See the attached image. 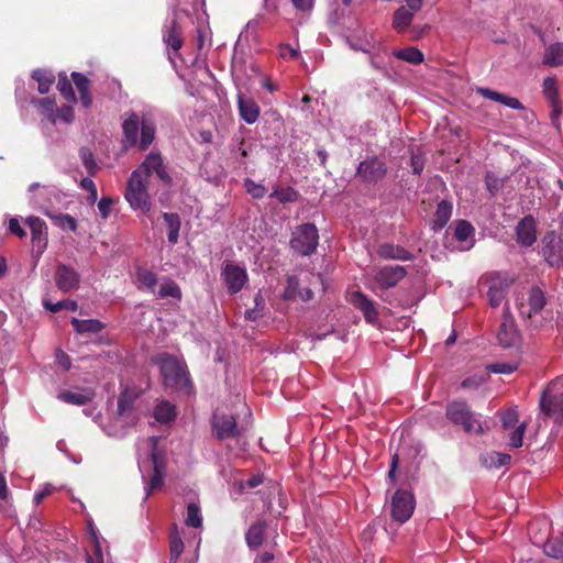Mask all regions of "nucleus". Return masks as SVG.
Returning a JSON list of instances; mask_svg holds the SVG:
<instances>
[{"label":"nucleus","instance_id":"1","mask_svg":"<svg viewBox=\"0 0 563 563\" xmlns=\"http://www.w3.org/2000/svg\"><path fill=\"white\" fill-rule=\"evenodd\" d=\"M122 130L130 146L137 145L140 150L145 151L155 139L156 125L152 113L130 112L123 120Z\"/></svg>","mask_w":563,"mask_h":563},{"label":"nucleus","instance_id":"2","mask_svg":"<svg viewBox=\"0 0 563 563\" xmlns=\"http://www.w3.org/2000/svg\"><path fill=\"white\" fill-rule=\"evenodd\" d=\"M349 46L354 51H360L368 55L371 65L376 69H383L384 59L382 54L385 53L383 43L375 38L372 32L360 30L350 35L347 38Z\"/></svg>","mask_w":563,"mask_h":563},{"label":"nucleus","instance_id":"3","mask_svg":"<svg viewBox=\"0 0 563 563\" xmlns=\"http://www.w3.org/2000/svg\"><path fill=\"white\" fill-rule=\"evenodd\" d=\"M124 197L134 211L142 214L150 213L152 202L147 192L146 179L140 177L139 172L131 174Z\"/></svg>","mask_w":563,"mask_h":563},{"label":"nucleus","instance_id":"4","mask_svg":"<svg viewBox=\"0 0 563 563\" xmlns=\"http://www.w3.org/2000/svg\"><path fill=\"white\" fill-rule=\"evenodd\" d=\"M157 363L159 364L165 385L176 388L190 387L188 371L176 357L163 354L158 356Z\"/></svg>","mask_w":563,"mask_h":563},{"label":"nucleus","instance_id":"5","mask_svg":"<svg viewBox=\"0 0 563 563\" xmlns=\"http://www.w3.org/2000/svg\"><path fill=\"white\" fill-rule=\"evenodd\" d=\"M318 244L319 231L313 223L300 224L291 233L290 246L300 255H311L317 250Z\"/></svg>","mask_w":563,"mask_h":563},{"label":"nucleus","instance_id":"6","mask_svg":"<svg viewBox=\"0 0 563 563\" xmlns=\"http://www.w3.org/2000/svg\"><path fill=\"white\" fill-rule=\"evenodd\" d=\"M539 254L553 268L563 267V234L547 232L539 242Z\"/></svg>","mask_w":563,"mask_h":563},{"label":"nucleus","instance_id":"7","mask_svg":"<svg viewBox=\"0 0 563 563\" xmlns=\"http://www.w3.org/2000/svg\"><path fill=\"white\" fill-rule=\"evenodd\" d=\"M448 419L466 432H481L482 423L465 401H452L446 407Z\"/></svg>","mask_w":563,"mask_h":563},{"label":"nucleus","instance_id":"8","mask_svg":"<svg viewBox=\"0 0 563 563\" xmlns=\"http://www.w3.org/2000/svg\"><path fill=\"white\" fill-rule=\"evenodd\" d=\"M137 398L139 391L131 388H125L119 396L117 419L128 427H133L139 421L140 417L134 407Z\"/></svg>","mask_w":563,"mask_h":563},{"label":"nucleus","instance_id":"9","mask_svg":"<svg viewBox=\"0 0 563 563\" xmlns=\"http://www.w3.org/2000/svg\"><path fill=\"white\" fill-rule=\"evenodd\" d=\"M413 495L407 490H397L391 498V516L399 523L410 519L415 510Z\"/></svg>","mask_w":563,"mask_h":563},{"label":"nucleus","instance_id":"10","mask_svg":"<svg viewBox=\"0 0 563 563\" xmlns=\"http://www.w3.org/2000/svg\"><path fill=\"white\" fill-rule=\"evenodd\" d=\"M134 172H139V176L144 179L155 174L166 185L172 180L158 153H150Z\"/></svg>","mask_w":563,"mask_h":563},{"label":"nucleus","instance_id":"11","mask_svg":"<svg viewBox=\"0 0 563 563\" xmlns=\"http://www.w3.org/2000/svg\"><path fill=\"white\" fill-rule=\"evenodd\" d=\"M497 338L504 347L515 346L520 340L519 331L508 306L505 307Z\"/></svg>","mask_w":563,"mask_h":563},{"label":"nucleus","instance_id":"12","mask_svg":"<svg viewBox=\"0 0 563 563\" xmlns=\"http://www.w3.org/2000/svg\"><path fill=\"white\" fill-rule=\"evenodd\" d=\"M222 277L230 294L241 291L249 279L246 269L235 264H227Z\"/></svg>","mask_w":563,"mask_h":563},{"label":"nucleus","instance_id":"13","mask_svg":"<svg viewBox=\"0 0 563 563\" xmlns=\"http://www.w3.org/2000/svg\"><path fill=\"white\" fill-rule=\"evenodd\" d=\"M514 278L508 274L497 273L490 280L488 289V298L490 306L496 308L501 305L505 299L506 289L512 284Z\"/></svg>","mask_w":563,"mask_h":563},{"label":"nucleus","instance_id":"14","mask_svg":"<svg viewBox=\"0 0 563 563\" xmlns=\"http://www.w3.org/2000/svg\"><path fill=\"white\" fill-rule=\"evenodd\" d=\"M386 165L377 157L363 161L357 167V174L367 183H377L386 175Z\"/></svg>","mask_w":563,"mask_h":563},{"label":"nucleus","instance_id":"15","mask_svg":"<svg viewBox=\"0 0 563 563\" xmlns=\"http://www.w3.org/2000/svg\"><path fill=\"white\" fill-rule=\"evenodd\" d=\"M405 276L406 269L402 266H385L375 273L374 280L379 288L388 289L396 286Z\"/></svg>","mask_w":563,"mask_h":563},{"label":"nucleus","instance_id":"16","mask_svg":"<svg viewBox=\"0 0 563 563\" xmlns=\"http://www.w3.org/2000/svg\"><path fill=\"white\" fill-rule=\"evenodd\" d=\"M212 427L218 439L223 440L238 434L236 421L232 415L214 412Z\"/></svg>","mask_w":563,"mask_h":563},{"label":"nucleus","instance_id":"17","mask_svg":"<svg viewBox=\"0 0 563 563\" xmlns=\"http://www.w3.org/2000/svg\"><path fill=\"white\" fill-rule=\"evenodd\" d=\"M146 443L148 444V446L151 449L150 455H151L152 462L154 464V472H153V475H152L150 482L145 483V493H146L145 499L148 498V496L153 492L159 489L163 486V479H164V474L158 467L157 456H156V452H155L157 443H158V438L150 437L146 440Z\"/></svg>","mask_w":563,"mask_h":563},{"label":"nucleus","instance_id":"18","mask_svg":"<svg viewBox=\"0 0 563 563\" xmlns=\"http://www.w3.org/2000/svg\"><path fill=\"white\" fill-rule=\"evenodd\" d=\"M517 242L523 246L529 247L537 241V224L532 216L522 218L516 227Z\"/></svg>","mask_w":563,"mask_h":563},{"label":"nucleus","instance_id":"19","mask_svg":"<svg viewBox=\"0 0 563 563\" xmlns=\"http://www.w3.org/2000/svg\"><path fill=\"white\" fill-rule=\"evenodd\" d=\"M55 280L57 287L64 291L68 292L74 289H77L80 282L79 274L71 267L60 264L57 267L56 274H55Z\"/></svg>","mask_w":563,"mask_h":563},{"label":"nucleus","instance_id":"20","mask_svg":"<svg viewBox=\"0 0 563 563\" xmlns=\"http://www.w3.org/2000/svg\"><path fill=\"white\" fill-rule=\"evenodd\" d=\"M541 411L555 419H563V394L551 395L544 391L540 398Z\"/></svg>","mask_w":563,"mask_h":563},{"label":"nucleus","instance_id":"21","mask_svg":"<svg viewBox=\"0 0 563 563\" xmlns=\"http://www.w3.org/2000/svg\"><path fill=\"white\" fill-rule=\"evenodd\" d=\"M32 234V243L38 251H43L47 245V227L38 217H29L25 220Z\"/></svg>","mask_w":563,"mask_h":563},{"label":"nucleus","instance_id":"22","mask_svg":"<svg viewBox=\"0 0 563 563\" xmlns=\"http://www.w3.org/2000/svg\"><path fill=\"white\" fill-rule=\"evenodd\" d=\"M352 303L362 311L366 322L375 324L378 321V311L375 303L364 294L355 291L351 298Z\"/></svg>","mask_w":563,"mask_h":563},{"label":"nucleus","instance_id":"23","mask_svg":"<svg viewBox=\"0 0 563 563\" xmlns=\"http://www.w3.org/2000/svg\"><path fill=\"white\" fill-rule=\"evenodd\" d=\"M238 107L240 117L247 124H253L257 121L261 109L254 99L246 97L242 93L238 95Z\"/></svg>","mask_w":563,"mask_h":563},{"label":"nucleus","instance_id":"24","mask_svg":"<svg viewBox=\"0 0 563 563\" xmlns=\"http://www.w3.org/2000/svg\"><path fill=\"white\" fill-rule=\"evenodd\" d=\"M95 397V391L91 388H77L76 390H62L57 395V399L63 402L82 406L91 401Z\"/></svg>","mask_w":563,"mask_h":563},{"label":"nucleus","instance_id":"25","mask_svg":"<svg viewBox=\"0 0 563 563\" xmlns=\"http://www.w3.org/2000/svg\"><path fill=\"white\" fill-rule=\"evenodd\" d=\"M163 41L167 47H170L176 53L183 46V37L177 20L173 18L163 30Z\"/></svg>","mask_w":563,"mask_h":563},{"label":"nucleus","instance_id":"26","mask_svg":"<svg viewBox=\"0 0 563 563\" xmlns=\"http://www.w3.org/2000/svg\"><path fill=\"white\" fill-rule=\"evenodd\" d=\"M418 11L409 8L408 4L398 8L394 13L393 27L399 33L405 32L410 26Z\"/></svg>","mask_w":563,"mask_h":563},{"label":"nucleus","instance_id":"27","mask_svg":"<svg viewBox=\"0 0 563 563\" xmlns=\"http://www.w3.org/2000/svg\"><path fill=\"white\" fill-rule=\"evenodd\" d=\"M547 305L545 292L538 286H533L529 290L528 295V317L532 318L533 316L540 313L544 306Z\"/></svg>","mask_w":563,"mask_h":563},{"label":"nucleus","instance_id":"28","mask_svg":"<svg viewBox=\"0 0 563 563\" xmlns=\"http://www.w3.org/2000/svg\"><path fill=\"white\" fill-rule=\"evenodd\" d=\"M71 78L74 80V84L79 92V97H80V101L82 103V106L85 108H89L91 102H92V98H91V95H90V81L89 79L80 74V73H76L74 71L71 74Z\"/></svg>","mask_w":563,"mask_h":563},{"label":"nucleus","instance_id":"29","mask_svg":"<svg viewBox=\"0 0 563 563\" xmlns=\"http://www.w3.org/2000/svg\"><path fill=\"white\" fill-rule=\"evenodd\" d=\"M452 209H453V207H452L451 202L445 201V200H442L441 202H439L435 213H434L433 222H432L433 230L438 231L445 227V224L451 219Z\"/></svg>","mask_w":563,"mask_h":563},{"label":"nucleus","instance_id":"30","mask_svg":"<svg viewBox=\"0 0 563 563\" xmlns=\"http://www.w3.org/2000/svg\"><path fill=\"white\" fill-rule=\"evenodd\" d=\"M378 254L383 258L387 260L410 261L412 258V255L409 251L401 246H395L391 244L382 245L378 250Z\"/></svg>","mask_w":563,"mask_h":563},{"label":"nucleus","instance_id":"31","mask_svg":"<svg viewBox=\"0 0 563 563\" xmlns=\"http://www.w3.org/2000/svg\"><path fill=\"white\" fill-rule=\"evenodd\" d=\"M543 64L551 67L563 65V43H554L545 48Z\"/></svg>","mask_w":563,"mask_h":563},{"label":"nucleus","instance_id":"32","mask_svg":"<svg viewBox=\"0 0 563 563\" xmlns=\"http://www.w3.org/2000/svg\"><path fill=\"white\" fill-rule=\"evenodd\" d=\"M265 528L264 521H257L249 528L245 540L250 548H258L263 543Z\"/></svg>","mask_w":563,"mask_h":563},{"label":"nucleus","instance_id":"33","mask_svg":"<svg viewBox=\"0 0 563 563\" xmlns=\"http://www.w3.org/2000/svg\"><path fill=\"white\" fill-rule=\"evenodd\" d=\"M165 223L168 229L167 239L170 244H176L179 238L180 231V218L177 213L165 212L163 214Z\"/></svg>","mask_w":563,"mask_h":563},{"label":"nucleus","instance_id":"34","mask_svg":"<svg viewBox=\"0 0 563 563\" xmlns=\"http://www.w3.org/2000/svg\"><path fill=\"white\" fill-rule=\"evenodd\" d=\"M71 324L78 333H98L103 329V324L96 319L80 320L71 318Z\"/></svg>","mask_w":563,"mask_h":563},{"label":"nucleus","instance_id":"35","mask_svg":"<svg viewBox=\"0 0 563 563\" xmlns=\"http://www.w3.org/2000/svg\"><path fill=\"white\" fill-rule=\"evenodd\" d=\"M154 417L159 422H169L176 417V408L169 401L162 400L154 409Z\"/></svg>","mask_w":563,"mask_h":563},{"label":"nucleus","instance_id":"36","mask_svg":"<svg viewBox=\"0 0 563 563\" xmlns=\"http://www.w3.org/2000/svg\"><path fill=\"white\" fill-rule=\"evenodd\" d=\"M32 78L37 81V90L42 95L49 91L55 79L52 73L42 69L34 70Z\"/></svg>","mask_w":563,"mask_h":563},{"label":"nucleus","instance_id":"37","mask_svg":"<svg viewBox=\"0 0 563 563\" xmlns=\"http://www.w3.org/2000/svg\"><path fill=\"white\" fill-rule=\"evenodd\" d=\"M89 534L93 545V555L87 556V563H103L101 541L92 523H89Z\"/></svg>","mask_w":563,"mask_h":563},{"label":"nucleus","instance_id":"38","mask_svg":"<svg viewBox=\"0 0 563 563\" xmlns=\"http://www.w3.org/2000/svg\"><path fill=\"white\" fill-rule=\"evenodd\" d=\"M46 214L52 219L55 225L64 231L75 232L77 230V221L74 217L67 213H48Z\"/></svg>","mask_w":563,"mask_h":563},{"label":"nucleus","instance_id":"39","mask_svg":"<svg viewBox=\"0 0 563 563\" xmlns=\"http://www.w3.org/2000/svg\"><path fill=\"white\" fill-rule=\"evenodd\" d=\"M393 55L401 60L418 65L423 62V54L416 47H407L393 52Z\"/></svg>","mask_w":563,"mask_h":563},{"label":"nucleus","instance_id":"40","mask_svg":"<svg viewBox=\"0 0 563 563\" xmlns=\"http://www.w3.org/2000/svg\"><path fill=\"white\" fill-rule=\"evenodd\" d=\"M510 455L499 452H490L482 457L483 464L488 468H499L510 462Z\"/></svg>","mask_w":563,"mask_h":563},{"label":"nucleus","instance_id":"41","mask_svg":"<svg viewBox=\"0 0 563 563\" xmlns=\"http://www.w3.org/2000/svg\"><path fill=\"white\" fill-rule=\"evenodd\" d=\"M139 287L154 292L157 283L156 274L148 269H139L136 273Z\"/></svg>","mask_w":563,"mask_h":563},{"label":"nucleus","instance_id":"42","mask_svg":"<svg viewBox=\"0 0 563 563\" xmlns=\"http://www.w3.org/2000/svg\"><path fill=\"white\" fill-rule=\"evenodd\" d=\"M169 549H170V562L177 563V560L181 555L184 551V542L177 531V526L174 525V529L170 536V542H169Z\"/></svg>","mask_w":563,"mask_h":563},{"label":"nucleus","instance_id":"43","mask_svg":"<svg viewBox=\"0 0 563 563\" xmlns=\"http://www.w3.org/2000/svg\"><path fill=\"white\" fill-rule=\"evenodd\" d=\"M157 294L161 298L172 297L178 300L181 298V291L179 286L174 280L170 279H166L161 284Z\"/></svg>","mask_w":563,"mask_h":563},{"label":"nucleus","instance_id":"44","mask_svg":"<svg viewBox=\"0 0 563 563\" xmlns=\"http://www.w3.org/2000/svg\"><path fill=\"white\" fill-rule=\"evenodd\" d=\"M271 197H275L280 203L295 202L298 199V192L291 187H280L275 188Z\"/></svg>","mask_w":563,"mask_h":563},{"label":"nucleus","instance_id":"45","mask_svg":"<svg viewBox=\"0 0 563 563\" xmlns=\"http://www.w3.org/2000/svg\"><path fill=\"white\" fill-rule=\"evenodd\" d=\"M33 103L53 123L56 122L55 118V101L51 98H42L33 100Z\"/></svg>","mask_w":563,"mask_h":563},{"label":"nucleus","instance_id":"46","mask_svg":"<svg viewBox=\"0 0 563 563\" xmlns=\"http://www.w3.org/2000/svg\"><path fill=\"white\" fill-rule=\"evenodd\" d=\"M474 233V228L470 222L465 220H460L454 230V236L460 242H467Z\"/></svg>","mask_w":563,"mask_h":563},{"label":"nucleus","instance_id":"47","mask_svg":"<svg viewBox=\"0 0 563 563\" xmlns=\"http://www.w3.org/2000/svg\"><path fill=\"white\" fill-rule=\"evenodd\" d=\"M79 157L81 159L82 165L87 169L88 174L95 175L97 173V170L99 169V166H98L97 162L95 161V156H93L92 152L87 147H82L79 151Z\"/></svg>","mask_w":563,"mask_h":563},{"label":"nucleus","instance_id":"48","mask_svg":"<svg viewBox=\"0 0 563 563\" xmlns=\"http://www.w3.org/2000/svg\"><path fill=\"white\" fill-rule=\"evenodd\" d=\"M544 553L554 559L563 558V540L550 539L543 545Z\"/></svg>","mask_w":563,"mask_h":563},{"label":"nucleus","instance_id":"49","mask_svg":"<svg viewBox=\"0 0 563 563\" xmlns=\"http://www.w3.org/2000/svg\"><path fill=\"white\" fill-rule=\"evenodd\" d=\"M507 179V177H498L494 172H488L485 177L486 187L492 195H496Z\"/></svg>","mask_w":563,"mask_h":563},{"label":"nucleus","instance_id":"50","mask_svg":"<svg viewBox=\"0 0 563 563\" xmlns=\"http://www.w3.org/2000/svg\"><path fill=\"white\" fill-rule=\"evenodd\" d=\"M44 307L49 310L51 312H58L63 309L76 311L78 308V305L74 300H60L57 302H51L46 299L43 300Z\"/></svg>","mask_w":563,"mask_h":563},{"label":"nucleus","instance_id":"51","mask_svg":"<svg viewBox=\"0 0 563 563\" xmlns=\"http://www.w3.org/2000/svg\"><path fill=\"white\" fill-rule=\"evenodd\" d=\"M518 362H497L486 366L489 373L494 374H511L518 368Z\"/></svg>","mask_w":563,"mask_h":563},{"label":"nucleus","instance_id":"52","mask_svg":"<svg viewBox=\"0 0 563 563\" xmlns=\"http://www.w3.org/2000/svg\"><path fill=\"white\" fill-rule=\"evenodd\" d=\"M186 525L194 528H200L202 525V517L199 507L191 503L187 507Z\"/></svg>","mask_w":563,"mask_h":563},{"label":"nucleus","instance_id":"53","mask_svg":"<svg viewBox=\"0 0 563 563\" xmlns=\"http://www.w3.org/2000/svg\"><path fill=\"white\" fill-rule=\"evenodd\" d=\"M244 186H245L246 191L253 198H256V199L263 198L267 192V190L263 184L255 183L254 180H252L250 178L245 179Z\"/></svg>","mask_w":563,"mask_h":563},{"label":"nucleus","instance_id":"54","mask_svg":"<svg viewBox=\"0 0 563 563\" xmlns=\"http://www.w3.org/2000/svg\"><path fill=\"white\" fill-rule=\"evenodd\" d=\"M299 292H300V288H299L298 278L295 276H289L287 278L286 288L284 290V298L287 300L296 299L298 297Z\"/></svg>","mask_w":563,"mask_h":563},{"label":"nucleus","instance_id":"55","mask_svg":"<svg viewBox=\"0 0 563 563\" xmlns=\"http://www.w3.org/2000/svg\"><path fill=\"white\" fill-rule=\"evenodd\" d=\"M57 89L67 100H75V92L71 82L66 75H60L57 84Z\"/></svg>","mask_w":563,"mask_h":563},{"label":"nucleus","instance_id":"56","mask_svg":"<svg viewBox=\"0 0 563 563\" xmlns=\"http://www.w3.org/2000/svg\"><path fill=\"white\" fill-rule=\"evenodd\" d=\"M543 93L550 102H554L558 99L556 81L553 77H547L543 81Z\"/></svg>","mask_w":563,"mask_h":563},{"label":"nucleus","instance_id":"57","mask_svg":"<svg viewBox=\"0 0 563 563\" xmlns=\"http://www.w3.org/2000/svg\"><path fill=\"white\" fill-rule=\"evenodd\" d=\"M526 429H527V423L522 422L510 434V445L512 448L518 449V448L522 446V441H523V435L526 433Z\"/></svg>","mask_w":563,"mask_h":563},{"label":"nucleus","instance_id":"58","mask_svg":"<svg viewBox=\"0 0 563 563\" xmlns=\"http://www.w3.org/2000/svg\"><path fill=\"white\" fill-rule=\"evenodd\" d=\"M503 426L505 428H512L518 422V411L516 408L506 410L501 417Z\"/></svg>","mask_w":563,"mask_h":563},{"label":"nucleus","instance_id":"59","mask_svg":"<svg viewBox=\"0 0 563 563\" xmlns=\"http://www.w3.org/2000/svg\"><path fill=\"white\" fill-rule=\"evenodd\" d=\"M56 121L70 123L74 120V110L70 106H63L55 113Z\"/></svg>","mask_w":563,"mask_h":563},{"label":"nucleus","instance_id":"60","mask_svg":"<svg viewBox=\"0 0 563 563\" xmlns=\"http://www.w3.org/2000/svg\"><path fill=\"white\" fill-rule=\"evenodd\" d=\"M113 200L110 197H102L98 202V210L102 219H107L112 209Z\"/></svg>","mask_w":563,"mask_h":563},{"label":"nucleus","instance_id":"61","mask_svg":"<svg viewBox=\"0 0 563 563\" xmlns=\"http://www.w3.org/2000/svg\"><path fill=\"white\" fill-rule=\"evenodd\" d=\"M9 231L19 238H24L26 235V232L21 227L18 218H11L9 220Z\"/></svg>","mask_w":563,"mask_h":563},{"label":"nucleus","instance_id":"62","mask_svg":"<svg viewBox=\"0 0 563 563\" xmlns=\"http://www.w3.org/2000/svg\"><path fill=\"white\" fill-rule=\"evenodd\" d=\"M483 383H484V377L474 375V376L465 378L461 383V386L463 388H474L475 389V388L479 387Z\"/></svg>","mask_w":563,"mask_h":563},{"label":"nucleus","instance_id":"63","mask_svg":"<svg viewBox=\"0 0 563 563\" xmlns=\"http://www.w3.org/2000/svg\"><path fill=\"white\" fill-rule=\"evenodd\" d=\"M477 91L484 98L496 101V102H500V100L503 98V93L494 91L489 88H478Z\"/></svg>","mask_w":563,"mask_h":563},{"label":"nucleus","instance_id":"64","mask_svg":"<svg viewBox=\"0 0 563 563\" xmlns=\"http://www.w3.org/2000/svg\"><path fill=\"white\" fill-rule=\"evenodd\" d=\"M56 363L64 369H69L71 366L70 357L60 350L56 352Z\"/></svg>","mask_w":563,"mask_h":563}]
</instances>
